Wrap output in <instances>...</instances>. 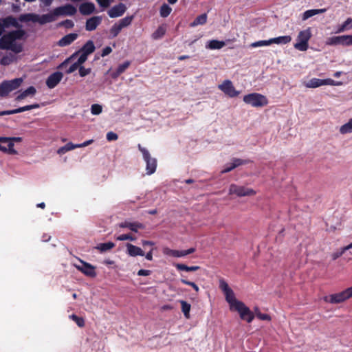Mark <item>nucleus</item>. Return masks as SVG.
I'll return each mask as SVG.
<instances>
[{
	"mask_svg": "<svg viewBox=\"0 0 352 352\" xmlns=\"http://www.w3.org/2000/svg\"><path fill=\"white\" fill-rule=\"evenodd\" d=\"M56 16L54 14V10L47 14L38 15L36 14H25L20 16L21 21H32L38 23L40 25H44L56 21Z\"/></svg>",
	"mask_w": 352,
	"mask_h": 352,
	"instance_id": "1",
	"label": "nucleus"
},
{
	"mask_svg": "<svg viewBox=\"0 0 352 352\" xmlns=\"http://www.w3.org/2000/svg\"><path fill=\"white\" fill-rule=\"evenodd\" d=\"M25 34V32L23 30H16L3 35L0 38V49L8 50L11 48L12 43L17 39L22 38Z\"/></svg>",
	"mask_w": 352,
	"mask_h": 352,
	"instance_id": "2",
	"label": "nucleus"
},
{
	"mask_svg": "<svg viewBox=\"0 0 352 352\" xmlns=\"http://www.w3.org/2000/svg\"><path fill=\"white\" fill-rule=\"evenodd\" d=\"M96 50L94 42L91 40H89L77 52H74L69 58H66L63 63H61L58 69H63L72 60H74L78 54L82 53L87 56L92 54Z\"/></svg>",
	"mask_w": 352,
	"mask_h": 352,
	"instance_id": "3",
	"label": "nucleus"
},
{
	"mask_svg": "<svg viewBox=\"0 0 352 352\" xmlns=\"http://www.w3.org/2000/svg\"><path fill=\"white\" fill-rule=\"evenodd\" d=\"M139 151L142 153L143 159L145 161L146 170L147 175H152L154 173L157 168V160L152 157L149 151L144 147H142L140 144L138 145Z\"/></svg>",
	"mask_w": 352,
	"mask_h": 352,
	"instance_id": "4",
	"label": "nucleus"
},
{
	"mask_svg": "<svg viewBox=\"0 0 352 352\" xmlns=\"http://www.w3.org/2000/svg\"><path fill=\"white\" fill-rule=\"evenodd\" d=\"M351 297L352 287H349L341 292L326 296L323 298V300L326 302L338 304L341 303Z\"/></svg>",
	"mask_w": 352,
	"mask_h": 352,
	"instance_id": "5",
	"label": "nucleus"
},
{
	"mask_svg": "<svg viewBox=\"0 0 352 352\" xmlns=\"http://www.w3.org/2000/svg\"><path fill=\"white\" fill-rule=\"evenodd\" d=\"M243 101L246 104H250L254 107H264L268 103L266 97L258 93H252L244 96Z\"/></svg>",
	"mask_w": 352,
	"mask_h": 352,
	"instance_id": "6",
	"label": "nucleus"
},
{
	"mask_svg": "<svg viewBox=\"0 0 352 352\" xmlns=\"http://www.w3.org/2000/svg\"><path fill=\"white\" fill-rule=\"evenodd\" d=\"M311 37V32L309 28L300 31L297 36V43L294 44V47L299 51H306L309 47V41Z\"/></svg>",
	"mask_w": 352,
	"mask_h": 352,
	"instance_id": "7",
	"label": "nucleus"
},
{
	"mask_svg": "<svg viewBox=\"0 0 352 352\" xmlns=\"http://www.w3.org/2000/svg\"><path fill=\"white\" fill-rule=\"evenodd\" d=\"M229 195H236L237 197L253 196L256 195V191L252 188L232 184L229 187Z\"/></svg>",
	"mask_w": 352,
	"mask_h": 352,
	"instance_id": "8",
	"label": "nucleus"
},
{
	"mask_svg": "<svg viewBox=\"0 0 352 352\" xmlns=\"http://www.w3.org/2000/svg\"><path fill=\"white\" fill-rule=\"evenodd\" d=\"M326 43L328 45L350 46L352 45V35L331 36L327 38Z\"/></svg>",
	"mask_w": 352,
	"mask_h": 352,
	"instance_id": "9",
	"label": "nucleus"
},
{
	"mask_svg": "<svg viewBox=\"0 0 352 352\" xmlns=\"http://www.w3.org/2000/svg\"><path fill=\"white\" fill-rule=\"evenodd\" d=\"M233 310L236 311L239 314L240 318L248 323L251 322L254 318V313L243 302H238L237 307Z\"/></svg>",
	"mask_w": 352,
	"mask_h": 352,
	"instance_id": "10",
	"label": "nucleus"
},
{
	"mask_svg": "<svg viewBox=\"0 0 352 352\" xmlns=\"http://www.w3.org/2000/svg\"><path fill=\"white\" fill-rule=\"evenodd\" d=\"M340 84V82H336L334 80L331 78L319 79L313 78L305 84V86L308 88H316L322 85H338Z\"/></svg>",
	"mask_w": 352,
	"mask_h": 352,
	"instance_id": "11",
	"label": "nucleus"
},
{
	"mask_svg": "<svg viewBox=\"0 0 352 352\" xmlns=\"http://www.w3.org/2000/svg\"><path fill=\"white\" fill-rule=\"evenodd\" d=\"M219 89L230 98L236 97L239 91H236L230 80H226L218 86Z\"/></svg>",
	"mask_w": 352,
	"mask_h": 352,
	"instance_id": "12",
	"label": "nucleus"
},
{
	"mask_svg": "<svg viewBox=\"0 0 352 352\" xmlns=\"http://www.w3.org/2000/svg\"><path fill=\"white\" fill-rule=\"evenodd\" d=\"M80 263L81 265H75L78 270L89 277L94 278L96 276V267L94 265L82 260H80Z\"/></svg>",
	"mask_w": 352,
	"mask_h": 352,
	"instance_id": "13",
	"label": "nucleus"
},
{
	"mask_svg": "<svg viewBox=\"0 0 352 352\" xmlns=\"http://www.w3.org/2000/svg\"><path fill=\"white\" fill-rule=\"evenodd\" d=\"M54 11L56 16H73L76 13L77 10L73 5L68 3L65 6L54 8Z\"/></svg>",
	"mask_w": 352,
	"mask_h": 352,
	"instance_id": "14",
	"label": "nucleus"
},
{
	"mask_svg": "<svg viewBox=\"0 0 352 352\" xmlns=\"http://www.w3.org/2000/svg\"><path fill=\"white\" fill-rule=\"evenodd\" d=\"M63 77V74L60 72H56L50 74L45 82L47 87L50 89L54 88L59 84Z\"/></svg>",
	"mask_w": 352,
	"mask_h": 352,
	"instance_id": "15",
	"label": "nucleus"
},
{
	"mask_svg": "<svg viewBox=\"0 0 352 352\" xmlns=\"http://www.w3.org/2000/svg\"><path fill=\"white\" fill-rule=\"evenodd\" d=\"M126 10V6L122 3H119L118 5H116L110 8L107 13L111 18H117L122 16Z\"/></svg>",
	"mask_w": 352,
	"mask_h": 352,
	"instance_id": "16",
	"label": "nucleus"
},
{
	"mask_svg": "<svg viewBox=\"0 0 352 352\" xmlns=\"http://www.w3.org/2000/svg\"><path fill=\"white\" fill-rule=\"evenodd\" d=\"M195 248H191L186 250H176L166 248L164 250L165 254L173 256V257H184L195 252Z\"/></svg>",
	"mask_w": 352,
	"mask_h": 352,
	"instance_id": "17",
	"label": "nucleus"
},
{
	"mask_svg": "<svg viewBox=\"0 0 352 352\" xmlns=\"http://www.w3.org/2000/svg\"><path fill=\"white\" fill-rule=\"evenodd\" d=\"M3 139H7V137H0V151L3 153L15 155L17 151L14 148V144L9 142L4 141Z\"/></svg>",
	"mask_w": 352,
	"mask_h": 352,
	"instance_id": "18",
	"label": "nucleus"
},
{
	"mask_svg": "<svg viewBox=\"0 0 352 352\" xmlns=\"http://www.w3.org/2000/svg\"><path fill=\"white\" fill-rule=\"evenodd\" d=\"M102 18L100 16H94L86 21L85 30L91 32L95 30L102 23Z\"/></svg>",
	"mask_w": 352,
	"mask_h": 352,
	"instance_id": "19",
	"label": "nucleus"
},
{
	"mask_svg": "<svg viewBox=\"0 0 352 352\" xmlns=\"http://www.w3.org/2000/svg\"><path fill=\"white\" fill-rule=\"evenodd\" d=\"M78 35L76 33H70L61 38L57 43L59 47H65L72 44L77 39Z\"/></svg>",
	"mask_w": 352,
	"mask_h": 352,
	"instance_id": "20",
	"label": "nucleus"
},
{
	"mask_svg": "<svg viewBox=\"0 0 352 352\" xmlns=\"http://www.w3.org/2000/svg\"><path fill=\"white\" fill-rule=\"evenodd\" d=\"M39 107H40V104H39L34 103V104H32L26 105V106H24V107H19L18 109H12V110H6V111H4V115L7 116V115H12V114H16V113H21V112H23V111H25L32 110V109H38Z\"/></svg>",
	"mask_w": 352,
	"mask_h": 352,
	"instance_id": "21",
	"label": "nucleus"
},
{
	"mask_svg": "<svg viewBox=\"0 0 352 352\" xmlns=\"http://www.w3.org/2000/svg\"><path fill=\"white\" fill-rule=\"evenodd\" d=\"M119 226L122 228H129L131 231L138 232L139 229H144V226L143 223L140 222H129L124 221L119 224Z\"/></svg>",
	"mask_w": 352,
	"mask_h": 352,
	"instance_id": "22",
	"label": "nucleus"
},
{
	"mask_svg": "<svg viewBox=\"0 0 352 352\" xmlns=\"http://www.w3.org/2000/svg\"><path fill=\"white\" fill-rule=\"evenodd\" d=\"M126 252L131 256H144V252L140 248L131 243L126 244Z\"/></svg>",
	"mask_w": 352,
	"mask_h": 352,
	"instance_id": "23",
	"label": "nucleus"
},
{
	"mask_svg": "<svg viewBox=\"0 0 352 352\" xmlns=\"http://www.w3.org/2000/svg\"><path fill=\"white\" fill-rule=\"evenodd\" d=\"M95 10V6L93 3L86 2L82 3L79 7V11L82 15H89Z\"/></svg>",
	"mask_w": 352,
	"mask_h": 352,
	"instance_id": "24",
	"label": "nucleus"
},
{
	"mask_svg": "<svg viewBox=\"0 0 352 352\" xmlns=\"http://www.w3.org/2000/svg\"><path fill=\"white\" fill-rule=\"evenodd\" d=\"M224 294L226 296V300L229 303L231 310H233L237 307L238 302H242L241 301L236 299L234 292L232 290L230 291L229 292H226Z\"/></svg>",
	"mask_w": 352,
	"mask_h": 352,
	"instance_id": "25",
	"label": "nucleus"
},
{
	"mask_svg": "<svg viewBox=\"0 0 352 352\" xmlns=\"http://www.w3.org/2000/svg\"><path fill=\"white\" fill-rule=\"evenodd\" d=\"M326 10H327L325 8H322V9H311V10H306L302 14V21H306V20H307L309 18H310L311 16H315L316 14H322V13L325 12Z\"/></svg>",
	"mask_w": 352,
	"mask_h": 352,
	"instance_id": "26",
	"label": "nucleus"
},
{
	"mask_svg": "<svg viewBox=\"0 0 352 352\" xmlns=\"http://www.w3.org/2000/svg\"><path fill=\"white\" fill-rule=\"evenodd\" d=\"M4 81H5L6 84L7 85L8 89L11 92V91L18 89L21 86V85L23 82V80L21 78H14L11 80H4Z\"/></svg>",
	"mask_w": 352,
	"mask_h": 352,
	"instance_id": "27",
	"label": "nucleus"
},
{
	"mask_svg": "<svg viewBox=\"0 0 352 352\" xmlns=\"http://www.w3.org/2000/svg\"><path fill=\"white\" fill-rule=\"evenodd\" d=\"M36 92V90L35 87L33 86H30L27 89L21 92L19 96H17L16 98V100L20 101L26 98L27 96H28L29 95H34Z\"/></svg>",
	"mask_w": 352,
	"mask_h": 352,
	"instance_id": "28",
	"label": "nucleus"
},
{
	"mask_svg": "<svg viewBox=\"0 0 352 352\" xmlns=\"http://www.w3.org/2000/svg\"><path fill=\"white\" fill-rule=\"evenodd\" d=\"M226 45L224 41L218 40H211L206 45V47L210 50H219L224 47Z\"/></svg>",
	"mask_w": 352,
	"mask_h": 352,
	"instance_id": "29",
	"label": "nucleus"
},
{
	"mask_svg": "<svg viewBox=\"0 0 352 352\" xmlns=\"http://www.w3.org/2000/svg\"><path fill=\"white\" fill-rule=\"evenodd\" d=\"M166 28L164 25H160L157 29L152 34V38L154 40L162 38L166 34Z\"/></svg>",
	"mask_w": 352,
	"mask_h": 352,
	"instance_id": "30",
	"label": "nucleus"
},
{
	"mask_svg": "<svg viewBox=\"0 0 352 352\" xmlns=\"http://www.w3.org/2000/svg\"><path fill=\"white\" fill-rule=\"evenodd\" d=\"M175 267L179 271L195 272L200 269L199 266H188L183 263H176Z\"/></svg>",
	"mask_w": 352,
	"mask_h": 352,
	"instance_id": "31",
	"label": "nucleus"
},
{
	"mask_svg": "<svg viewBox=\"0 0 352 352\" xmlns=\"http://www.w3.org/2000/svg\"><path fill=\"white\" fill-rule=\"evenodd\" d=\"M207 14L204 13L197 16L193 22L191 23L190 26L195 27L199 25H204L207 22Z\"/></svg>",
	"mask_w": 352,
	"mask_h": 352,
	"instance_id": "32",
	"label": "nucleus"
},
{
	"mask_svg": "<svg viewBox=\"0 0 352 352\" xmlns=\"http://www.w3.org/2000/svg\"><path fill=\"white\" fill-rule=\"evenodd\" d=\"M292 41L290 36H281L276 38H271V42L276 44H287Z\"/></svg>",
	"mask_w": 352,
	"mask_h": 352,
	"instance_id": "33",
	"label": "nucleus"
},
{
	"mask_svg": "<svg viewBox=\"0 0 352 352\" xmlns=\"http://www.w3.org/2000/svg\"><path fill=\"white\" fill-rule=\"evenodd\" d=\"M352 28V18H348L342 25L338 26L336 33L343 32Z\"/></svg>",
	"mask_w": 352,
	"mask_h": 352,
	"instance_id": "34",
	"label": "nucleus"
},
{
	"mask_svg": "<svg viewBox=\"0 0 352 352\" xmlns=\"http://www.w3.org/2000/svg\"><path fill=\"white\" fill-rule=\"evenodd\" d=\"M180 304H181V308H182V311L183 312L185 318L186 319H189L190 318V308H191V305L190 304L188 303L185 300H180L179 301Z\"/></svg>",
	"mask_w": 352,
	"mask_h": 352,
	"instance_id": "35",
	"label": "nucleus"
},
{
	"mask_svg": "<svg viewBox=\"0 0 352 352\" xmlns=\"http://www.w3.org/2000/svg\"><path fill=\"white\" fill-rule=\"evenodd\" d=\"M3 26L6 28L10 26L18 28L19 27V24L16 18L10 16L3 19Z\"/></svg>",
	"mask_w": 352,
	"mask_h": 352,
	"instance_id": "36",
	"label": "nucleus"
},
{
	"mask_svg": "<svg viewBox=\"0 0 352 352\" xmlns=\"http://www.w3.org/2000/svg\"><path fill=\"white\" fill-rule=\"evenodd\" d=\"M340 133L343 135L352 133V118L347 123L340 126Z\"/></svg>",
	"mask_w": 352,
	"mask_h": 352,
	"instance_id": "37",
	"label": "nucleus"
},
{
	"mask_svg": "<svg viewBox=\"0 0 352 352\" xmlns=\"http://www.w3.org/2000/svg\"><path fill=\"white\" fill-rule=\"evenodd\" d=\"M115 245L114 243L109 241L107 243H100L96 248L103 252L111 250L115 247Z\"/></svg>",
	"mask_w": 352,
	"mask_h": 352,
	"instance_id": "38",
	"label": "nucleus"
},
{
	"mask_svg": "<svg viewBox=\"0 0 352 352\" xmlns=\"http://www.w3.org/2000/svg\"><path fill=\"white\" fill-rule=\"evenodd\" d=\"M172 8L166 3H164L160 10V14L162 17H167L171 12Z\"/></svg>",
	"mask_w": 352,
	"mask_h": 352,
	"instance_id": "39",
	"label": "nucleus"
},
{
	"mask_svg": "<svg viewBox=\"0 0 352 352\" xmlns=\"http://www.w3.org/2000/svg\"><path fill=\"white\" fill-rule=\"evenodd\" d=\"M133 20V15L127 16L120 19L118 23L121 26L122 28H126V27L129 26V25H131Z\"/></svg>",
	"mask_w": 352,
	"mask_h": 352,
	"instance_id": "40",
	"label": "nucleus"
},
{
	"mask_svg": "<svg viewBox=\"0 0 352 352\" xmlns=\"http://www.w3.org/2000/svg\"><path fill=\"white\" fill-rule=\"evenodd\" d=\"M121 26L118 23H115L110 29L109 33L111 38L116 37L122 30Z\"/></svg>",
	"mask_w": 352,
	"mask_h": 352,
	"instance_id": "41",
	"label": "nucleus"
},
{
	"mask_svg": "<svg viewBox=\"0 0 352 352\" xmlns=\"http://www.w3.org/2000/svg\"><path fill=\"white\" fill-rule=\"evenodd\" d=\"M69 318L74 321L79 327H85V322L83 318L78 317L76 314H72L69 316Z\"/></svg>",
	"mask_w": 352,
	"mask_h": 352,
	"instance_id": "42",
	"label": "nucleus"
},
{
	"mask_svg": "<svg viewBox=\"0 0 352 352\" xmlns=\"http://www.w3.org/2000/svg\"><path fill=\"white\" fill-rule=\"evenodd\" d=\"M14 60V56L12 54L10 55H6V56H3L1 60H0V63L1 65H9L10 64H11Z\"/></svg>",
	"mask_w": 352,
	"mask_h": 352,
	"instance_id": "43",
	"label": "nucleus"
},
{
	"mask_svg": "<svg viewBox=\"0 0 352 352\" xmlns=\"http://www.w3.org/2000/svg\"><path fill=\"white\" fill-rule=\"evenodd\" d=\"M10 92V91L8 89V87L7 85L6 84L5 81L2 82L0 84V96L6 97L9 94Z\"/></svg>",
	"mask_w": 352,
	"mask_h": 352,
	"instance_id": "44",
	"label": "nucleus"
},
{
	"mask_svg": "<svg viewBox=\"0 0 352 352\" xmlns=\"http://www.w3.org/2000/svg\"><path fill=\"white\" fill-rule=\"evenodd\" d=\"M219 288L223 291L224 294L232 290L231 288H230L228 284L223 278L219 280Z\"/></svg>",
	"mask_w": 352,
	"mask_h": 352,
	"instance_id": "45",
	"label": "nucleus"
},
{
	"mask_svg": "<svg viewBox=\"0 0 352 352\" xmlns=\"http://www.w3.org/2000/svg\"><path fill=\"white\" fill-rule=\"evenodd\" d=\"M271 44H272V42H271V38H270L269 40L259 41L254 42V43H252L251 46L253 47H260V46H267V45H270Z\"/></svg>",
	"mask_w": 352,
	"mask_h": 352,
	"instance_id": "46",
	"label": "nucleus"
},
{
	"mask_svg": "<svg viewBox=\"0 0 352 352\" xmlns=\"http://www.w3.org/2000/svg\"><path fill=\"white\" fill-rule=\"evenodd\" d=\"M102 106L98 104H94L91 107V112L93 115H98L102 112Z\"/></svg>",
	"mask_w": 352,
	"mask_h": 352,
	"instance_id": "47",
	"label": "nucleus"
},
{
	"mask_svg": "<svg viewBox=\"0 0 352 352\" xmlns=\"http://www.w3.org/2000/svg\"><path fill=\"white\" fill-rule=\"evenodd\" d=\"M8 50L14 52L16 54L20 53L23 50V47L21 44H17L14 42L12 43L11 45V48H9Z\"/></svg>",
	"mask_w": 352,
	"mask_h": 352,
	"instance_id": "48",
	"label": "nucleus"
},
{
	"mask_svg": "<svg viewBox=\"0 0 352 352\" xmlns=\"http://www.w3.org/2000/svg\"><path fill=\"white\" fill-rule=\"evenodd\" d=\"M116 239L118 241H126V240H129V241H135L136 239L135 237L133 236L131 234H121L120 236H118Z\"/></svg>",
	"mask_w": 352,
	"mask_h": 352,
	"instance_id": "49",
	"label": "nucleus"
},
{
	"mask_svg": "<svg viewBox=\"0 0 352 352\" xmlns=\"http://www.w3.org/2000/svg\"><path fill=\"white\" fill-rule=\"evenodd\" d=\"M180 281L183 283V284H185L186 285H189V286H191L194 289L195 291L197 293L199 292V287L197 286V285H196L194 282H191V281H189L185 278H181Z\"/></svg>",
	"mask_w": 352,
	"mask_h": 352,
	"instance_id": "50",
	"label": "nucleus"
},
{
	"mask_svg": "<svg viewBox=\"0 0 352 352\" xmlns=\"http://www.w3.org/2000/svg\"><path fill=\"white\" fill-rule=\"evenodd\" d=\"M59 26H63L67 29H71L74 26V23L70 19H66L59 23Z\"/></svg>",
	"mask_w": 352,
	"mask_h": 352,
	"instance_id": "51",
	"label": "nucleus"
},
{
	"mask_svg": "<svg viewBox=\"0 0 352 352\" xmlns=\"http://www.w3.org/2000/svg\"><path fill=\"white\" fill-rule=\"evenodd\" d=\"M131 62L129 60H126L123 63L120 64L118 67V72L120 73H124L125 70L130 66Z\"/></svg>",
	"mask_w": 352,
	"mask_h": 352,
	"instance_id": "52",
	"label": "nucleus"
},
{
	"mask_svg": "<svg viewBox=\"0 0 352 352\" xmlns=\"http://www.w3.org/2000/svg\"><path fill=\"white\" fill-rule=\"evenodd\" d=\"M78 71H79V75L81 77H85L91 73V68H85L83 66L81 65L79 67Z\"/></svg>",
	"mask_w": 352,
	"mask_h": 352,
	"instance_id": "53",
	"label": "nucleus"
},
{
	"mask_svg": "<svg viewBox=\"0 0 352 352\" xmlns=\"http://www.w3.org/2000/svg\"><path fill=\"white\" fill-rule=\"evenodd\" d=\"M347 250H345V246L343 247L340 251H338L336 252H333L331 254L332 260L335 261L339 257H340Z\"/></svg>",
	"mask_w": 352,
	"mask_h": 352,
	"instance_id": "54",
	"label": "nucleus"
},
{
	"mask_svg": "<svg viewBox=\"0 0 352 352\" xmlns=\"http://www.w3.org/2000/svg\"><path fill=\"white\" fill-rule=\"evenodd\" d=\"M232 161L233 162L232 164H233L234 166L236 165V168L241 165L246 164L249 162L248 160H241L239 158H234Z\"/></svg>",
	"mask_w": 352,
	"mask_h": 352,
	"instance_id": "55",
	"label": "nucleus"
},
{
	"mask_svg": "<svg viewBox=\"0 0 352 352\" xmlns=\"http://www.w3.org/2000/svg\"><path fill=\"white\" fill-rule=\"evenodd\" d=\"M106 137L109 142L117 140L118 138V135L113 131L108 132Z\"/></svg>",
	"mask_w": 352,
	"mask_h": 352,
	"instance_id": "56",
	"label": "nucleus"
},
{
	"mask_svg": "<svg viewBox=\"0 0 352 352\" xmlns=\"http://www.w3.org/2000/svg\"><path fill=\"white\" fill-rule=\"evenodd\" d=\"M80 67V65H79L77 62L73 63L67 70H66V73L67 74H72L74 72H75L77 69H79V67Z\"/></svg>",
	"mask_w": 352,
	"mask_h": 352,
	"instance_id": "57",
	"label": "nucleus"
},
{
	"mask_svg": "<svg viewBox=\"0 0 352 352\" xmlns=\"http://www.w3.org/2000/svg\"><path fill=\"white\" fill-rule=\"evenodd\" d=\"M256 317L261 320H271V317L270 315L266 314H262L261 312L256 313Z\"/></svg>",
	"mask_w": 352,
	"mask_h": 352,
	"instance_id": "58",
	"label": "nucleus"
},
{
	"mask_svg": "<svg viewBox=\"0 0 352 352\" xmlns=\"http://www.w3.org/2000/svg\"><path fill=\"white\" fill-rule=\"evenodd\" d=\"M6 142H12L14 144V142H21L22 141V138L21 137H12L7 138V139H3Z\"/></svg>",
	"mask_w": 352,
	"mask_h": 352,
	"instance_id": "59",
	"label": "nucleus"
},
{
	"mask_svg": "<svg viewBox=\"0 0 352 352\" xmlns=\"http://www.w3.org/2000/svg\"><path fill=\"white\" fill-rule=\"evenodd\" d=\"M80 56L76 62L79 65L81 66L87 60L88 56H87L82 53H80Z\"/></svg>",
	"mask_w": 352,
	"mask_h": 352,
	"instance_id": "60",
	"label": "nucleus"
},
{
	"mask_svg": "<svg viewBox=\"0 0 352 352\" xmlns=\"http://www.w3.org/2000/svg\"><path fill=\"white\" fill-rule=\"evenodd\" d=\"M111 52H112V49H111V47H109V46H107V47H105L102 50V54H101V56H102V57H104V56H106L109 55L110 53H111Z\"/></svg>",
	"mask_w": 352,
	"mask_h": 352,
	"instance_id": "61",
	"label": "nucleus"
},
{
	"mask_svg": "<svg viewBox=\"0 0 352 352\" xmlns=\"http://www.w3.org/2000/svg\"><path fill=\"white\" fill-rule=\"evenodd\" d=\"M151 274V271L148 270H140L138 272V276H149Z\"/></svg>",
	"mask_w": 352,
	"mask_h": 352,
	"instance_id": "62",
	"label": "nucleus"
},
{
	"mask_svg": "<svg viewBox=\"0 0 352 352\" xmlns=\"http://www.w3.org/2000/svg\"><path fill=\"white\" fill-rule=\"evenodd\" d=\"M98 3L102 8H107L109 6V0H96Z\"/></svg>",
	"mask_w": 352,
	"mask_h": 352,
	"instance_id": "63",
	"label": "nucleus"
},
{
	"mask_svg": "<svg viewBox=\"0 0 352 352\" xmlns=\"http://www.w3.org/2000/svg\"><path fill=\"white\" fill-rule=\"evenodd\" d=\"M235 168H236V165L234 166L233 164H231L230 166H228L223 170H222L221 173H226L230 172Z\"/></svg>",
	"mask_w": 352,
	"mask_h": 352,
	"instance_id": "64",
	"label": "nucleus"
}]
</instances>
